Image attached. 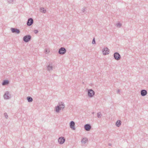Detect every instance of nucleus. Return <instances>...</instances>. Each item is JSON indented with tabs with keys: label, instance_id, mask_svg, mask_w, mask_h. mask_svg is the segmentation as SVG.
Instances as JSON below:
<instances>
[{
	"label": "nucleus",
	"instance_id": "1",
	"mask_svg": "<svg viewBox=\"0 0 148 148\" xmlns=\"http://www.w3.org/2000/svg\"><path fill=\"white\" fill-rule=\"evenodd\" d=\"M65 107V105L63 103H59L57 106L55 108L56 111L57 112H59L62 108L64 109Z\"/></svg>",
	"mask_w": 148,
	"mask_h": 148
},
{
	"label": "nucleus",
	"instance_id": "2",
	"mask_svg": "<svg viewBox=\"0 0 148 148\" xmlns=\"http://www.w3.org/2000/svg\"><path fill=\"white\" fill-rule=\"evenodd\" d=\"M88 93V96L89 98L92 97L95 95V92L92 89H87V90Z\"/></svg>",
	"mask_w": 148,
	"mask_h": 148
},
{
	"label": "nucleus",
	"instance_id": "3",
	"mask_svg": "<svg viewBox=\"0 0 148 148\" xmlns=\"http://www.w3.org/2000/svg\"><path fill=\"white\" fill-rule=\"evenodd\" d=\"M31 36L30 35H27L23 37V40L25 42H27L31 40Z\"/></svg>",
	"mask_w": 148,
	"mask_h": 148
},
{
	"label": "nucleus",
	"instance_id": "4",
	"mask_svg": "<svg viewBox=\"0 0 148 148\" xmlns=\"http://www.w3.org/2000/svg\"><path fill=\"white\" fill-rule=\"evenodd\" d=\"M66 52V49L64 47H62L60 48L58 51L59 54L63 55Z\"/></svg>",
	"mask_w": 148,
	"mask_h": 148
},
{
	"label": "nucleus",
	"instance_id": "5",
	"mask_svg": "<svg viewBox=\"0 0 148 148\" xmlns=\"http://www.w3.org/2000/svg\"><path fill=\"white\" fill-rule=\"evenodd\" d=\"M114 57L115 60H118L121 58V56L118 52H115L114 54Z\"/></svg>",
	"mask_w": 148,
	"mask_h": 148
},
{
	"label": "nucleus",
	"instance_id": "6",
	"mask_svg": "<svg viewBox=\"0 0 148 148\" xmlns=\"http://www.w3.org/2000/svg\"><path fill=\"white\" fill-rule=\"evenodd\" d=\"M10 95V94L8 91H6L4 94L3 97L5 99H8L11 98Z\"/></svg>",
	"mask_w": 148,
	"mask_h": 148
},
{
	"label": "nucleus",
	"instance_id": "7",
	"mask_svg": "<svg viewBox=\"0 0 148 148\" xmlns=\"http://www.w3.org/2000/svg\"><path fill=\"white\" fill-rule=\"evenodd\" d=\"M58 140L60 144H62L64 143L65 139L64 137H61L59 138Z\"/></svg>",
	"mask_w": 148,
	"mask_h": 148
},
{
	"label": "nucleus",
	"instance_id": "8",
	"mask_svg": "<svg viewBox=\"0 0 148 148\" xmlns=\"http://www.w3.org/2000/svg\"><path fill=\"white\" fill-rule=\"evenodd\" d=\"M10 29L12 32L13 33H15L17 34H19L20 32L19 29L14 28H11Z\"/></svg>",
	"mask_w": 148,
	"mask_h": 148
},
{
	"label": "nucleus",
	"instance_id": "9",
	"mask_svg": "<svg viewBox=\"0 0 148 148\" xmlns=\"http://www.w3.org/2000/svg\"><path fill=\"white\" fill-rule=\"evenodd\" d=\"M33 19L32 18H29L28 19L27 24L28 26H30L33 24Z\"/></svg>",
	"mask_w": 148,
	"mask_h": 148
},
{
	"label": "nucleus",
	"instance_id": "10",
	"mask_svg": "<svg viewBox=\"0 0 148 148\" xmlns=\"http://www.w3.org/2000/svg\"><path fill=\"white\" fill-rule=\"evenodd\" d=\"M102 51L103 55H106L109 53V50L107 47H106L103 49Z\"/></svg>",
	"mask_w": 148,
	"mask_h": 148
},
{
	"label": "nucleus",
	"instance_id": "11",
	"mask_svg": "<svg viewBox=\"0 0 148 148\" xmlns=\"http://www.w3.org/2000/svg\"><path fill=\"white\" fill-rule=\"evenodd\" d=\"M84 128L86 131H89L90 130L91 127L90 124H87L85 125Z\"/></svg>",
	"mask_w": 148,
	"mask_h": 148
},
{
	"label": "nucleus",
	"instance_id": "12",
	"mask_svg": "<svg viewBox=\"0 0 148 148\" xmlns=\"http://www.w3.org/2000/svg\"><path fill=\"white\" fill-rule=\"evenodd\" d=\"M75 123L73 121H71L70 123V127L73 130H75Z\"/></svg>",
	"mask_w": 148,
	"mask_h": 148
},
{
	"label": "nucleus",
	"instance_id": "13",
	"mask_svg": "<svg viewBox=\"0 0 148 148\" xmlns=\"http://www.w3.org/2000/svg\"><path fill=\"white\" fill-rule=\"evenodd\" d=\"M147 94V91L145 90H141L140 94L142 96H146Z\"/></svg>",
	"mask_w": 148,
	"mask_h": 148
},
{
	"label": "nucleus",
	"instance_id": "14",
	"mask_svg": "<svg viewBox=\"0 0 148 148\" xmlns=\"http://www.w3.org/2000/svg\"><path fill=\"white\" fill-rule=\"evenodd\" d=\"M9 83V81L8 80H5L3 81L2 83V85L4 86L8 84Z\"/></svg>",
	"mask_w": 148,
	"mask_h": 148
},
{
	"label": "nucleus",
	"instance_id": "15",
	"mask_svg": "<svg viewBox=\"0 0 148 148\" xmlns=\"http://www.w3.org/2000/svg\"><path fill=\"white\" fill-rule=\"evenodd\" d=\"M121 122L120 120H118L117 121L116 123V125L117 127H119L121 125Z\"/></svg>",
	"mask_w": 148,
	"mask_h": 148
},
{
	"label": "nucleus",
	"instance_id": "16",
	"mask_svg": "<svg viewBox=\"0 0 148 148\" xmlns=\"http://www.w3.org/2000/svg\"><path fill=\"white\" fill-rule=\"evenodd\" d=\"M27 100L29 102H31L33 101L32 98L30 96L27 97Z\"/></svg>",
	"mask_w": 148,
	"mask_h": 148
},
{
	"label": "nucleus",
	"instance_id": "17",
	"mask_svg": "<svg viewBox=\"0 0 148 148\" xmlns=\"http://www.w3.org/2000/svg\"><path fill=\"white\" fill-rule=\"evenodd\" d=\"M47 69L49 71L52 70L53 69V66L49 65L47 66Z\"/></svg>",
	"mask_w": 148,
	"mask_h": 148
},
{
	"label": "nucleus",
	"instance_id": "18",
	"mask_svg": "<svg viewBox=\"0 0 148 148\" xmlns=\"http://www.w3.org/2000/svg\"><path fill=\"white\" fill-rule=\"evenodd\" d=\"M87 141V139L86 138H83L81 141V142L82 143H84V144H85L86 143V141Z\"/></svg>",
	"mask_w": 148,
	"mask_h": 148
},
{
	"label": "nucleus",
	"instance_id": "19",
	"mask_svg": "<svg viewBox=\"0 0 148 148\" xmlns=\"http://www.w3.org/2000/svg\"><path fill=\"white\" fill-rule=\"evenodd\" d=\"M40 10L41 12H43L44 13H45L46 12V10H45L44 8H41Z\"/></svg>",
	"mask_w": 148,
	"mask_h": 148
},
{
	"label": "nucleus",
	"instance_id": "20",
	"mask_svg": "<svg viewBox=\"0 0 148 148\" xmlns=\"http://www.w3.org/2000/svg\"><path fill=\"white\" fill-rule=\"evenodd\" d=\"M116 26L119 28L121 27L122 26V24L121 23H118L116 24Z\"/></svg>",
	"mask_w": 148,
	"mask_h": 148
},
{
	"label": "nucleus",
	"instance_id": "21",
	"mask_svg": "<svg viewBox=\"0 0 148 148\" xmlns=\"http://www.w3.org/2000/svg\"><path fill=\"white\" fill-rule=\"evenodd\" d=\"M101 114L100 112H98L97 114V117L99 118H100L101 117Z\"/></svg>",
	"mask_w": 148,
	"mask_h": 148
},
{
	"label": "nucleus",
	"instance_id": "22",
	"mask_svg": "<svg viewBox=\"0 0 148 148\" xmlns=\"http://www.w3.org/2000/svg\"><path fill=\"white\" fill-rule=\"evenodd\" d=\"M14 0H7V1L9 3H12Z\"/></svg>",
	"mask_w": 148,
	"mask_h": 148
},
{
	"label": "nucleus",
	"instance_id": "23",
	"mask_svg": "<svg viewBox=\"0 0 148 148\" xmlns=\"http://www.w3.org/2000/svg\"><path fill=\"white\" fill-rule=\"evenodd\" d=\"M4 115L6 119H8V115L6 113H5L4 114Z\"/></svg>",
	"mask_w": 148,
	"mask_h": 148
},
{
	"label": "nucleus",
	"instance_id": "24",
	"mask_svg": "<svg viewBox=\"0 0 148 148\" xmlns=\"http://www.w3.org/2000/svg\"><path fill=\"white\" fill-rule=\"evenodd\" d=\"M92 44H95V38H94L92 40Z\"/></svg>",
	"mask_w": 148,
	"mask_h": 148
},
{
	"label": "nucleus",
	"instance_id": "25",
	"mask_svg": "<svg viewBox=\"0 0 148 148\" xmlns=\"http://www.w3.org/2000/svg\"><path fill=\"white\" fill-rule=\"evenodd\" d=\"M49 51V50L47 49H45L44 52L46 54L47 53H48Z\"/></svg>",
	"mask_w": 148,
	"mask_h": 148
},
{
	"label": "nucleus",
	"instance_id": "26",
	"mask_svg": "<svg viewBox=\"0 0 148 148\" xmlns=\"http://www.w3.org/2000/svg\"><path fill=\"white\" fill-rule=\"evenodd\" d=\"M34 32L35 34H37L38 33V30L35 29L34 30Z\"/></svg>",
	"mask_w": 148,
	"mask_h": 148
},
{
	"label": "nucleus",
	"instance_id": "27",
	"mask_svg": "<svg viewBox=\"0 0 148 148\" xmlns=\"http://www.w3.org/2000/svg\"><path fill=\"white\" fill-rule=\"evenodd\" d=\"M86 10V8H85L82 9V11L83 12H84Z\"/></svg>",
	"mask_w": 148,
	"mask_h": 148
},
{
	"label": "nucleus",
	"instance_id": "28",
	"mask_svg": "<svg viewBox=\"0 0 148 148\" xmlns=\"http://www.w3.org/2000/svg\"><path fill=\"white\" fill-rule=\"evenodd\" d=\"M120 92V90H117V93H119Z\"/></svg>",
	"mask_w": 148,
	"mask_h": 148
},
{
	"label": "nucleus",
	"instance_id": "29",
	"mask_svg": "<svg viewBox=\"0 0 148 148\" xmlns=\"http://www.w3.org/2000/svg\"><path fill=\"white\" fill-rule=\"evenodd\" d=\"M108 145H109V146H111V143H109V144H108Z\"/></svg>",
	"mask_w": 148,
	"mask_h": 148
},
{
	"label": "nucleus",
	"instance_id": "30",
	"mask_svg": "<svg viewBox=\"0 0 148 148\" xmlns=\"http://www.w3.org/2000/svg\"><path fill=\"white\" fill-rule=\"evenodd\" d=\"M94 112H92V114H94Z\"/></svg>",
	"mask_w": 148,
	"mask_h": 148
},
{
	"label": "nucleus",
	"instance_id": "31",
	"mask_svg": "<svg viewBox=\"0 0 148 148\" xmlns=\"http://www.w3.org/2000/svg\"><path fill=\"white\" fill-rule=\"evenodd\" d=\"M23 148H25V147H24Z\"/></svg>",
	"mask_w": 148,
	"mask_h": 148
}]
</instances>
